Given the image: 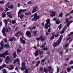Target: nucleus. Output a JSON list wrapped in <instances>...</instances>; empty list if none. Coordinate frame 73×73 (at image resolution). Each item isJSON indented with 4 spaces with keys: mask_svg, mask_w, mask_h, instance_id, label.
Listing matches in <instances>:
<instances>
[{
    "mask_svg": "<svg viewBox=\"0 0 73 73\" xmlns=\"http://www.w3.org/2000/svg\"><path fill=\"white\" fill-rule=\"evenodd\" d=\"M8 29H9V30L10 31H11V28L9 27H8Z\"/></svg>",
    "mask_w": 73,
    "mask_h": 73,
    "instance_id": "774afa93",
    "label": "nucleus"
},
{
    "mask_svg": "<svg viewBox=\"0 0 73 73\" xmlns=\"http://www.w3.org/2000/svg\"><path fill=\"white\" fill-rule=\"evenodd\" d=\"M4 22L5 24V27H8V25H7V23H8V21H7L6 19H5L4 20Z\"/></svg>",
    "mask_w": 73,
    "mask_h": 73,
    "instance_id": "4468645a",
    "label": "nucleus"
},
{
    "mask_svg": "<svg viewBox=\"0 0 73 73\" xmlns=\"http://www.w3.org/2000/svg\"><path fill=\"white\" fill-rule=\"evenodd\" d=\"M57 73H58L59 72V69L58 68V67H57Z\"/></svg>",
    "mask_w": 73,
    "mask_h": 73,
    "instance_id": "8fccbe9b",
    "label": "nucleus"
},
{
    "mask_svg": "<svg viewBox=\"0 0 73 73\" xmlns=\"http://www.w3.org/2000/svg\"><path fill=\"white\" fill-rule=\"evenodd\" d=\"M6 15H7V16L9 15H10V12H7L6 13Z\"/></svg>",
    "mask_w": 73,
    "mask_h": 73,
    "instance_id": "3c124183",
    "label": "nucleus"
},
{
    "mask_svg": "<svg viewBox=\"0 0 73 73\" xmlns=\"http://www.w3.org/2000/svg\"><path fill=\"white\" fill-rule=\"evenodd\" d=\"M15 36H16L17 37H19V35H18V33H17L15 34Z\"/></svg>",
    "mask_w": 73,
    "mask_h": 73,
    "instance_id": "a18cd8bd",
    "label": "nucleus"
},
{
    "mask_svg": "<svg viewBox=\"0 0 73 73\" xmlns=\"http://www.w3.org/2000/svg\"><path fill=\"white\" fill-rule=\"evenodd\" d=\"M64 32H65V28H63V29L60 32L61 34H62L64 33Z\"/></svg>",
    "mask_w": 73,
    "mask_h": 73,
    "instance_id": "c85d7f7f",
    "label": "nucleus"
},
{
    "mask_svg": "<svg viewBox=\"0 0 73 73\" xmlns=\"http://www.w3.org/2000/svg\"><path fill=\"white\" fill-rule=\"evenodd\" d=\"M62 37H63V35H60L59 39L57 40L56 42L53 43L52 44V45L55 48L57 46H58V45L60 44L61 42V41H62Z\"/></svg>",
    "mask_w": 73,
    "mask_h": 73,
    "instance_id": "f03ea898",
    "label": "nucleus"
},
{
    "mask_svg": "<svg viewBox=\"0 0 73 73\" xmlns=\"http://www.w3.org/2000/svg\"><path fill=\"white\" fill-rule=\"evenodd\" d=\"M2 33H3V36H4V37H6L7 36V35L6 34H5V31H4V30L2 31Z\"/></svg>",
    "mask_w": 73,
    "mask_h": 73,
    "instance_id": "6ab92c4d",
    "label": "nucleus"
},
{
    "mask_svg": "<svg viewBox=\"0 0 73 73\" xmlns=\"http://www.w3.org/2000/svg\"><path fill=\"white\" fill-rule=\"evenodd\" d=\"M28 72H29V70H28L27 69H25V73H28Z\"/></svg>",
    "mask_w": 73,
    "mask_h": 73,
    "instance_id": "58836bf2",
    "label": "nucleus"
},
{
    "mask_svg": "<svg viewBox=\"0 0 73 73\" xmlns=\"http://www.w3.org/2000/svg\"><path fill=\"white\" fill-rule=\"evenodd\" d=\"M11 23L12 24H15L16 23V21L14 20H13L11 21Z\"/></svg>",
    "mask_w": 73,
    "mask_h": 73,
    "instance_id": "79ce46f5",
    "label": "nucleus"
},
{
    "mask_svg": "<svg viewBox=\"0 0 73 73\" xmlns=\"http://www.w3.org/2000/svg\"><path fill=\"white\" fill-rule=\"evenodd\" d=\"M32 3V1H29L28 2L27 4H30Z\"/></svg>",
    "mask_w": 73,
    "mask_h": 73,
    "instance_id": "603ef678",
    "label": "nucleus"
},
{
    "mask_svg": "<svg viewBox=\"0 0 73 73\" xmlns=\"http://www.w3.org/2000/svg\"><path fill=\"white\" fill-rule=\"evenodd\" d=\"M53 20L54 21H56L57 20V18H54L53 19Z\"/></svg>",
    "mask_w": 73,
    "mask_h": 73,
    "instance_id": "e2e57ef3",
    "label": "nucleus"
},
{
    "mask_svg": "<svg viewBox=\"0 0 73 73\" xmlns=\"http://www.w3.org/2000/svg\"><path fill=\"white\" fill-rule=\"evenodd\" d=\"M66 21H65V23L67 24V27H69L70 25V24L68 23V22H69V19L68 18H66Z\"/></svg>",
    "mask_w": 73,
    "mask_h": 73,
    "instance_id": "1a4fd4ad",
    "label": "nucleus"
},
{
    "mask_svg": "<svg viewBox=\"0 0 73 73\" xmlns=\"http://www.w3.org/2000/svg\"><path fill=\"white\" fill-rule=\"evenodd\" d=\"M0 11L1 12L3 11V9L1 7H0Z\"/></svg>",
    "mask_w": 73,
    "mask_h": 73,
    "instance_id": "4d7b16f0",
    "label": "nucleus"
},
{
    "mask_svg": "<svg viewBox=\"0 0 73 73\" xmlns=\"http://www.w3.org/2000/svg\"><path fill=\"white\" fill-rule=\"evenodd\" d=\"M17 57V54L16 52H14L13 54V58H16Z\"/></svg>",
    "mask_w": 73,
    "mask_h": 73,
    "instance_id": "9b49d317",
    "label": "nucleus"
},
{
    "mask_svg": "<svg viewBox=\"0 0 73 73\" xmlns=\"http://www.w3.org/2000/svg\"><path fill=\"white\" fill-rule=\"evenodd\" d=\"M6 60H5V62L7 64L8 63V62H9V61H11V59H11V58H9V56H7L6 58Z\"/></svg>",
    "mask_w": 73,
    "mask_h": 73,
    "instance_id": "0eeeda50",
    "label": "nucleus"
},
{
    "mask_svg": "<svg viewBox=\"0 0 73 73\" xmlns=\"http://www.w3.org/2000/svg\"><path fill=\"white\" fill-rule=\"evenodd\" d=\"M37 12V10H35L34 9H33V10L32 11V13H35V12Z\"/></svg>",
    "mask_w": 73,
    "mask_h": 73,
    "instance_id": "2f4dec72",
    "label": "nucleus"
},
{
    "mask_svg": "<svg viewBox=\"0 0 73 73\" xmlns=\"http://www.w3.org/2000/svg\"><path fill=\"white\" fill-rule=\"evenodd\" d=\"M37 33V31H35L33 33V34L35 36H36V34Z\"/></svg>",
    "mask_w": 73,
    "mask_h": 73,
    "instance_id": "e433bc0d",
    "label": "nucleus"
},
{
    "mask_svg": "<svg viewBox=\"0 0 73 73\" xmlns=\"http://www.w3.org/2000/svg\"><path fill=\"white\" fill-rule=\"evenodd\" d=\"M32 13V12L30 11L29 12V13H28V12H27L25 14V15L26 16H29L30 15H31V14Z\"/></svg>",
    "mask_w": 73,
    "mask_h": 73,
    "instance_id": "ddd939ff",
    "label": "nucleus"
},
{
    "mask_svg": "<svg viewBox=\"0 0 73 73\" xmlns=\"http://www.w3.org/2000/svg\"><path fill=\"white\" fill-rule=\"evenodd\" d=\"M3 15H2V17L3 18H4V17H5V16H6V14H5V13H2V15H3Z\"/></svg>",
    "mask_w": 73,
    "mask_h": 73,
    "instance_id": "cd10ccee",
    "label": "nucleus"
},
{
    "mask_svg": "<svg viewBox=\"0 0 73 73\" xmlns=\"http://www.w3.org/2000/svg\"><path fill=\"white\" fill-rule=\"evenodd\" d=\"M72 22H73V21H70L68 22V24H71V23H72Z\"/></svg>",
    "mask_w": 73,
    "mask_h": 73,
    "instance_id": "bf43d9fd",
    "label": "nucleus"
},
{
    "mask_svg": "<svg viewBox=\"0 0 73 73\" xmlns=\"http://www.w3.org/2000/svg\"><path fill=\"white\" fill-rule=\"evenodd\" d=\"M38 6H36L33 7V9L35 10L37 9H38Z\"/></svg>",
    "mask_w": 73,
    "mask_h": 73,
    "instance_id": "393cba45",
    "label": "nucleus"
},
{
    "mask_svg": "<svg viewBox=\"0 0 73 73\" xmlns=\"http://www.w3.org/2000/svg\"><path fill=\"white\" fill-rule=\"evenodd\" d=\"M37 13H36L34 14V17L32 19V21H37V20H39L40 19V17L38 16H37Z\"/></svg>",
    "mask_w": 73,
    "mask_h": 73,
    "instance_id": "7ed1b4c3",
    "label": "nucleus"
},
{
    "mask_svg": "<svg viewBox=\"0 0 73 73\" xmlns=\"http://www.w3.org/2000/svg\"><path fill=\"white\" fill-rule=\"evenodd\" d=\"M48 69H52V67H51V66H49L48 67Z\"/></svg>",
    "mask_w": 73,
    "mask_h": 73,
    "instance_id": "5fc2aeb1",
    "label": "nucleus"
},
{
    "mask_svg": "<svg viewBox=\"0 0 73 73\" xmlns=\"http://www.w3.org/2000/svg\"><path fill=\"white\" fill-rule=\"evenodd\" d=\"M40 70V72H42V71L43 70V68H42V67H40L39 68Z\"/></svg>",
    "mask_w": 73,
    "mask_h": 73,
    "instance_id": "c9c22d12",
    "label": "nucleus"
},
{
    "mask_svg": "<svg viewBox=\"0 0 73 73\" xmlns=\"http://www.w3.org/2000/svg\"><path fill=\"white\" fill-rule=\"evenodd\" d=\"M10 67H11V68H10L11 70H13V69H14V67L13 66L12 67V65H11L10 66Z\"/></svg>",
    "mask_w": 73,
    "mask_h": 73,
    "instance_id": "a19ab883",
    "label": "nucleus"
},
{
    "mask_svg": "<svg viewBox=\"0 0 73 73\" xmlns=\"http://www.w3.org/2000/svg\"><path fill=\"white\" fill-rule=\"evenodd\" d=\"M45 44H43L42 45V48H44V47H45Z\"/></svg>",
    "mask_w": 73,
    "mask_h": 73,
    "instance_id": "338daca9",
    "label": "nucleus"
},
{
    "mask_svg": "<svg viewBox=\"0 0 73 73\" xmlns=\"http://www.w3.org/2000/svg\"><path fill=\"white\" fill-rule=\"evenodd\" d=\"M21 43H22L23 44H25L26 43V41L25 40H21Z\"/></svg>",
    "mask_w": 73,
    "mask_h": 73,
    "instance_id": "4be33fe9",
    "label": "nucleus"
},
{
    "mask_svg": "<svg viewBox=\"0 0 73 73\" xmlns=\"http://www.w3.org/2000/svg\"><path fill=\"white\" fill-rule=\"evenodd\" d=\"M19 17L21 19H22L24 17H25V16L23 14H21L19 15Z\"/></svg>",
    "mask_w": 73,
    "mask_h": 73,
    "instance_id": "5701e85b",
    "label": "nucleus"
},
{
    "mask_svg": "<svg viewBox=\"0 0 73 73\" xmlns=\"http://www.w3.org/2000/svg\"><path fill=\"white\" fill-rule=\"evenodd\" d=\"M59 36V34L58 33H57L56 34H55V37H58Z\"/></svg>",
    "mask_w": 73,
    "mask_h": 73,
    "instance_id": "72a5a7b5",
    "label": "nucleus"
},
{
    "mask_svg": "<svg viewBox=\"0 0 73 73\" xmlns=\"http://www.w3.org/2000/svg\"><path fill=\"white\" fill-rule=\"evenodd\" d=\"M3 40L6 43H7V39L6 38H4Z\"/></svg>",
    "mask_w": 73,
    "mask_h": 73,
    "instance_id": "4c0bfd02",
    "label": "nucleus"
},
{
    "mask_svg": "<svg viewBox=\"0 0 73 73\" xmlns=\"http://www.w3.org/2000/svg\"><path fill=\"white\" fill-rule=\"evenodd\" d=\"M8 51L7 50L6 51H5L4 53L5 54V55H6L7 56H8Z\"/></svg>",
    "mask_w": 73,
    "mask_h": 73,
    "instance_id": "c756f323",
    "label": "nucleus"
},
{
    "mask_svg": "<svg viewBox=\"0 0 73 73\" xmlns=\"http://www.w3.org/2000/svg\"><path fill=\"white\" fill-rule=\"evenodd\" d=\"M70 38H71V37H70L67 38L66 39L67 41H68V40H69V39H70Z\"/></svg>",
    "mask_w": 73,
    "mask_h": 73,
    "instance_id": "6e6d98bb",
    "label": "nucleus"
},
{
    "mask_svg": "<svg viewBox=\"0 0 73 73\" xmlns=\"http://www.w3.org/2000/svg\"><path fill=\"white\" fill-rule=\"evenodd\" d=\"M45 38V37H44V36L42 35H41L39 36V38L37 37L36 38V40L37 41H40V40L42 42V41H44V40Z\"/></svg>",
    "mask_w": 73,
    "mask_h": 73,
    "instance_id": "39448f33",
    "label": "nucleus"
},
{
    "mask_svg": "<svg viewBox=\"0 0 73 73\" xmlns=\"http://www.w3.org/2000/svg\"><path fill=\"white\" fill-rule=\"evenodd\" d=\"M22 67L21 68V70H24L25 69H27V67L25 66V63L23 62L22 63Z\"/></svg>",
    "mask_w": 73,
    "mask_h": 73,
    "instance_id": "423d86ee",
    "label": "nucleus"
},
{
    "mask_svg": "<svg viewBox=\"0 0 73 73\" xmlns=\"http://www.w3.org/2000/svg\"><path fill=\"white\" fill-rule=\"evenodd\" d=\"M50 13L52 14H50V16L51 17H54V16H55V15H56V13L54 12V11H50Z\"/></svg>",
    "mask_w": 73,
    "mask_h": 73,
    "instance_id": "9d476101",
    "label": "nucleus"
},
{
    "mask_svg": "<svg viewBox=\"0 0 73 73\" xmlns=\"http://www.w3.org/2000/svg\"><path fill=\"white\" fill-rule=\"evenodd\" d=\"M38 52L40 53L39 55L40 56H41V54H42V53H44L43 51H40V50H37L36 51V52L35 53V57H37V56H38V55H39V54H38Z\"/></svg>",
    "mask_w": 73,
    "mask_h": 73,
    "instance_id": "20e7f679",
    "label": "nucleus"
},
{
    "mask_svg": "<svg viewBox=\"0 0 73 73\" xmlns=\"http://www.w3.org/2000/svg\"><path fill=\"white\" fill-rule=\"evenodd\" d=\"M3 73H7V70H6V69H4L3 70Z\"/></svg>",
    "mask_w": 73,
    "mask_h": 73,
    "instance_id": "864d4df0",
    "label": "nucleus"
},
{
    "mask_svg": "<svg viewBox=\"0 0 73 73\" xmlns=\"http://www.w3.org/2000/svg\"><path fill=\"white\" fill-rule=\"evenodd\" d=\"M71 70V68L70 67H68L67 69V71L68 72H70V71Z\"/></svg>",
    "mask_w": 73,
    "mask_h": 73,
    "instance_id": "b1692460",
    "label": "nucleus"
},
{
    "mask_svg": "<svg viewBox=\"0 0 73 73\" xmlns=\"http://www.w3.org/2000/svg\"><path fill=\"white\" fill-rule=\"evenodd\" d=\"M73 64V61L72 60H71L70 62L69 63V64L70 65H72V64Z\"/></svg>",
    "mask_w": 73,
    "mask_h": 73,
    "instance_id": "09e8293b",
    "label": "nucleus"
},
{
    "mask_svg": "<svg viewBox=\"0 0 73 73\" xmlns=\"http://www.w3.org/2000/svg\"><path fill=\"white\" fill-rule=\"evenodd\" d=\"M26 35L28 36V37L30 38L31 37V36H31L32 35V34H31V32L29 31H27L26 32Z\"/></svg>",
    "mask_w": 73,
    "mask_h": 73,
    "instance_id": "6e6552de",
    "label": "nucleus"
},
{
    "mask_svg": "<svg viewBox=\"0 0 73 73\" xmlns=\"http://www.w3.org/2000/svg\"><path fill=\"white\" fill-rule=\"evenodd\" d=\"M46 23L45 24L44 27L46 29H48V28L49 27V28L48 29L47 31L48 32H50V19L48 18L46 20Z\"/></svg>",
    "mask_w": 73,
    "mask_h": 73,
    "instance_id": "f257e3e1",
    "label": "nucleus"
},
{
    "mask_svg": "<svg viewBox=\"0 0 73 73\" xmlns=\"http://www.w3.org/2000/svg\"><path fill=\"white\" fill-rule=\"evenodd\" d=\"M17 33L18 34H20V35L21 34V32L20 31L17 32Z\"/></svg>",
    "mask_w": 73,
    "mask_h": 73,
    "instance_id": "69168bd1",
    "label": "nucleus"
},
{
    "mask_svg": "<svg viewBox=\"0 0 73 73\" xmlns=\"http://www.w3.org/2000/svg\"><path fill=\"white\" fill-rule=\"evenodd\" d=\"M45 60L44 59H43L41 61V64H42L43 62H45Z\"/></svg>",
    "mask_w": 73,
    "mask_h": 73,
    "instance_id": "c03bdc74",
    "label": "nucleus"
},
{
    "mask_svg": "<svg viewBox=\"0 0 73 73\" xmlns=\"http://www.w3.org/2000/svg\"><path fill=\"white\" fill-rule=\"evenodd\" d=\"M62 16H63V14L62 13H61L59 15V16L60 17H62Z\"/></svg>",
    "mask_w": 73,
    "mask_h": 73,
    "instance_id": "ea45409f",
    "label": "nucleus"
},
{
    "mask_svg": "<svg viewBox=\"0 0 73 73\" xmlns=\"http://www.w3.org/2000/svg\"><path fill=\"white\" fill-rule=\"evenodd\" d=\"M47 49H48V48L47 47L44 48H43V50H46Z\"/></svg>",
    "mask_w": 73,
    "mask_h": 73,
    "instance_id": "13d9d810",
    "label": "nucleus"
},
{
    "mask_svg": "<svg viewBox=\"0 0 73 73\" xmlns=\"http://www.w3.org/2000/svg\"><path fill=\"white\" fill-rule=\"evenodd\" d=\"M58 28H59V30H61V28H62V26L61 25H60L58 27Z\"/></svg>",
    "mask_w": 73,
    "mask_h": 73,
    "instance_id": "7c9ffc66",
    "label": "nucleus"
},
{
    "mask_svg": "<svg viewBox=\"0 0 73 73\" xmlns=\"http://www.w3.org/2000/svg\"><path fill=\"white\" fill-rule=\"evenodd\" d=\"M5 32H9V30L8 29L3 27V30L2 31H5Z\"/></svg>",
    "mask_w": 73,
    "mask_h": 73,
    "instance_id": "2eb2a0df",
    "label": "nucleus"
},
{
    "mask_svg": "<svg viewBox=\"0 0 73 73\" xmlns=\"http://www.w3.org/2000/svg\"><path fill=\"white\" fill-rule=\"evenodd\" d=\"M5 47H6V48H9V44H5L4 45Z\"/></svg>",
    "mask_w": 73,
    "mask_h": 73,
    "instance_id": "a878e982",
    "label": "nucleus"
},
{
    "mask_svg": "<svg viewBox=\"0 0 73 73\" xmlns=\"http://www.w3.org/2000/svg\"><path fill=\"white\" fill-rule=\"evenodd\" d=\"M0 3L1 4H3V3H4V1H0Z\"/></svg>",
    "mask_w": 73,
    "mask_h": 73,
    "instance_id": "de8ad7c7",
    "label": "nucleus"
},
{
    "mask_svg": "<svg viewBox=\"0 0 73 73\" xmlns=\"http://www.w3.org/2000/svg\"><path fill=\"white\" fill-rule=\"evenodd\" d=\"M28 28L30 30V31H31V32H32V30L33 29V28H31V27H28Z\"/></svg>",
    "mask_w": 73,
    "mask_h": 73,
    "instance_id": "f704fd0d",
    "label": "nucleus"
},
{
    "mask_svg": "<svg viewBox=\"0 0 73 73\" xmlns=\"http://www.w3.org/2000/svg\"><path fill=\"white\" fill-rule=\"evenodd\" d=\"M0 57H4V58H5V55L4 53H3L2 54H0Z\"/></svg>",
    "mask_w": 73,
    "mask_h": 73,
    "instance_id": "f8f14e48",
    "label": "nucleus"
},
{
    "mask_svg": "<svg viewBox=\"0 0 73 73\" xmlns=\"http://www.w3.org/2000/svg\"><path fill=\"white\" fill-rule=\"evenodd\" d=\"M27 11V9H21L19 11V13H21V12H25Z\"/></svg>",
    "mask_w": 73,
    "mask_h": 73,
    "instance_id": "a211bd4d",
    "label": "nucleus"
},
{
    "mask_svg": "<svg viewBox=\"0 0 73 73\" xmlns=\"http://www.w3.org/2000/svg\"><path fill=\"white\" fill-rule=\"evenodd\" d=\"M68 44H66L65 45V48H66V47H67V46H68Z\"/></svg>",
    "mask_w": 73,
    "mask_h": 73,
    "instance_id": "0e129e2a",
    "label": "nucleus"
},
{
    "mask_svg": "<svg viewBox=\"0 0 73 73\" xmlns=\"http://www.w3.org/2000/svg\"><path fill=\"white\" fill-rule=\"evenodd\" d=\"M14 61H15L16 62H19V61H20V59H19V58H18L16 59H15Z\"/></svg>",
    "mask_w": 73,
    "mask_h": 73,
    "instance_id": "bb28decb",
    "label": "nucleus"
},
{
    "mask_svg": "<svg viewBox=\"0 0 73 73\" xmlns=\"http://www.w3.org/2000/svg\"><path fill=\"white\" fill-rule=\"evenodd\" d=\"M15 38V37L13 36L12 37V38H9V40L10 41H13V39Z\"/></svg>",
    "mask_w": 73,
    "mask_h": 73,
    "instance_id": "f3484780",
    "label": "nucleus"
},
{
    "mask_svg": "<svg viewBox=\"0 0 73 73\" xmlns=\"http://www.w3.org/2000/svg\"><path fill=\"white\" fill-rule=\"evenodd\" d=\"M12 16H13V15H12V14H10L8 15V17H9V18H12Z\"/></svg>",
    "mask_w": 73,
    "mask_h": 73,
    "instance_id": "37998d69",
    "label": "nucleus"
},
{
    "mask_svg": "<svg viewBox=\"0 0 73 73\" xmlns=\"http://www.w3.org/2000/svg\"><path fill=\"white\" fill-rule=\"evenodd\" d=\"M60 20L59 19H58L56 21V24H59L60 23H61V21H59Z\"/></svg>",
    "mask_w": 73,
    "mask_h": 73,
    "instance_id": "aec40b11",
    "label": "nucleus"
},
{
    "mask_svg": "<svg viewBox=\"0 0 73 73\" xmlns=\"http://www.w3.org/2000/svg\"><path fill=\"white\" fill-rule=\"evenodd\" d=\"M55 35H53L52 36V37L50 38V40H52V39H53L54 38V36Z\"/></svg>",
    "mask_w": 73,
    "mask_h": 73,
    "instance_id": "473e14b6",
    "label": "nucleus"
},
{
    "mask_svg": "<svg viewBox=\"0 0 73 73\" xmlns=\"http://www.w3.org/2000/svg\"><path fill=\"white\" fill-rule=\"evenodd\" d=\"M36 62L37 63V64H40V61H36Z\"/></svg>",
    "mask_w": 73,
    "mask_h": 73,
    "instance_id": "680f3d73",
    "label": "nucleus"
},
{
    "mask_svg": "<svg viewBox=\"0 0 73 73\" xmlns=\"http://www.w3.org/2000/svg\"><path fill=\"white\" fill-rule=\"evenodd\" d=\"M17 52L18 53H19V52H20V49H18L17 50Z\"/></svg>",
    "mask_w": 73,
    "mask_h": 73,
    "instance_id": "052dcab7",
    "label": "nucleus"
},
{
    "mask_svg": "<svg viewBox=\"0 0 73 73\" xmlns=\"http://www.w3.org/2000/svg\"><path fill=\"white\" fill-rule=\"evenodd\" d=\"M44 72H45L46 73H48V70L46 69V68L45 67H44Z\"/></svg>",
    "mask_w": 73,
    "mask_h": 73,
    "instance_id": "412c9836",
    "label": "nucleus"
},
{
    "mask_svg": "<svg viewBox=\"0 0 73 73\" xmlns=\"http://www.w3.org/2000/svg\"><path fill=\"white\" fill-rule=\"evenodd\" d=\"M69 15H70V13L66 14L65 16V17H68V16H69Z\"/></svg>",
    "mask_w": 73,
    "mask_h": 73,
    "instance_id": "49530a36",
    "label": "nucleus"
},
{
    "mask_svg": "<svg viewBox=\"0 0 73 73\" xmlns=\"http://www.w3.org/2000/svg\"><path fill=\"white\" fill-rule=\"evenodd\" d=\"M8 8H10L12 9L13 8V4H12L11 5L8 6Z\"/></svg>",
    "mask_w": 73,
    "mask_h": 73,
    "instance_id": "dca6fc26",
    "label": "nucleus"
}]
</instances>
